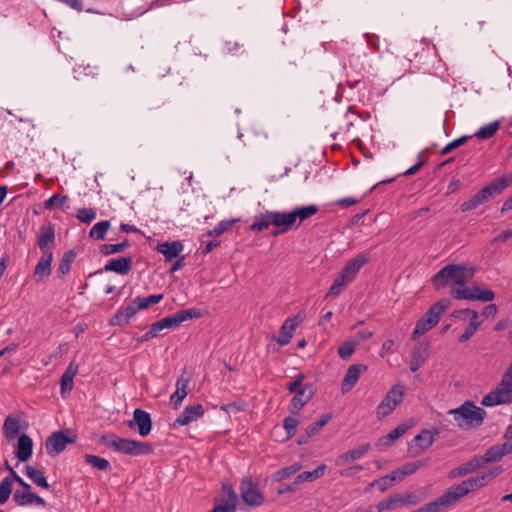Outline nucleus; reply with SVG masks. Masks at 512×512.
<instances>
[{
    "label": "nucleus",
    "mask_w": 512,
    "mask_h": 512,
    "mask_svg": "<svg viewBox=\"0 0 512 512\" xmlns=\"http://www.w3.org/2000/svg\"><path fill=\"white\" fill-rule=\"evenodd\" d=\"M271 225L274 226V230L271 234L276 237L287 233L295 227L294 217H292L291 212L265 211L254 217L250 229L253 232H262L267 230Z\"/></svg>",
    "instance_id": "obj_1"
},
{
    "label": "nucleus",
    "mask_w": 512,
    "mask_h": 512,
    "mask_svg": "<svg viewBox=\"0 0 512 512\" xmlns=\"http://www.w3.org/2000/svg\"><path fill=\"white\" fill-rule=\"evenodd\" d=\"M98 441L104 446L112 448L115 452L124 455L138 456L153 453V447L150 443L121 438L113 433L100 435Z\"/></svg>",
    "instance_id": "obj_2"
},
{
    "label": "nucleus",
    "mask_w": 512,
    "mask_h": 512,
    "mask_svg": "<svg viewBox=\"0 0 512 512\" xmlns=\"http://www.w3.org/2000/svg\"><path fill=\"white\" fill-rule=\"evenodd\" d=\"M475 271L474 267L448 264L433 276L432 282L438 290L446 287L450 282L457 286H464L473 278Z\"/></svg>",
    "instance_id": "obj_3"
},
{
    "label": "nucleus",
    "mask_w": 512,
    "mask_h": 512,
    "mask_svg": "<svg viewBox=\"0 0 512 512\" xmlns=\"http://www.w3.org/2000/svg\"><path fill=\"white\" fill-rule=\"evenodd\" d=\"M511 182L512 180L506 176L494 179L491 183L484 186L467 201H464L460 206L461 211L468 212L487 203L491 198L500 195L510 185Z\"/></svg>",
    "instance_id": "obj_4"
},
{
    "label": "nucleus",
    "mask_w": 512,
    "mask_h": 512,
    "mask_svg": "<svg viewBox=\"0 0 512 512\" xmlns=\"http://www.w3.org/2000/svg\"><path fill=\"white\" fill-rule=\"evenodd\" d=\"M448 414L453 415L460 428H476L482 425L487 413L472 401H465L461 406L450 409Z\"/></svg>",
    "instance_id": "obj_5"
},
{
    "label": "nucleus",
    "mask_w": 512,
    "mask_h": 512,
    "mask_svg": "<svg viewBox=\"0 0 512 512\" xmlns=\"http://www.w3.org/2000/svg\"><path fill=\"white\" fill-rule=\"evenodd\" d=\"M448 308V301H438L434 303L428 311L417 321L415 329L412 334V339L416 340L434 326H436L440 320L441 315Z\"/></svg>",
    "instance_id": "obj_6"
},
{
    "label": "nucleus",
    "mask_w": 512,
    "mask_h": 512,
    "mask_svg": "<svg viewBox=\"0 0 512 512\" xmlns=\"http://www.w3.org/2000/svg\"><path fill=\"white\" fill-rule=\"evenodd\" d=\"M405 387L396 383L384 396L377 406L376 414L379 419L387 417L404 399Z\"/></svg>",
    "instance_id": "obj_7"
},
{
    "label": "nucleus",
    "mask_w": 512,
    "mask_h": 512,
    "mask_svg": "<svg viewBox=\"0 0 512 512\" xmlns=\"http://www.w3.org/2000/svg\"><path fill=\"white\" fill-rule=\"evenodd\" d=\"M450 295L453 299L457 300H479L482 302H490L495 297L493 291L477 285H472L470 287H453L450 291Z\"/></svg>",
    "instance_id": "obj_8"
},
{
    "label": "nucleus",
    "mask_w": 512,
    "mask_h": 512,
    "mask_svg": "<svg viewBox=\"0 0 512 512\" xmlns=\"http://www.w3.org/2000/svg\"><path fill=\"white\" fill-rule=\"evenodd\" d=\"M327 468H328L327 465L321 464V465H319L317 468H315L312 471H304V472H302V473L297 475V477L295 478L293 483L285 484V485L281 486L277 490V493L278 494H285V493H288V492H294V491H296L298 489V485L300 483H302V482H312V481H315V480L321 478L324 475V473L326 472Z\"/></svg>",
    "instance_id": "obj_9"
},
{
    "label": "nucleus",
    "mask_w": 512,
    "mask_h": 512,
    "mask_svg": "<svg viewBox=\"0 0 512 512\" xmlns=\"http://www.w3.org/2000/svg\"><path fill=\"white\" fill-rule=\"evenodd\" d=\"M241 498L245 504L253 507L262 505L264 502V496L258 490L257 484H255L250 478H244L240 485Z\"/></svg>",
    "instance_id": "obj_10"
},
{
    "label": "nucleus",
    "mask_w": 512,
    "mask_h": 512,
    "mask_svg": "<svg viewBox=\"0 0 512 512\" xmlns=\"http://www.w3.org/2000/svg\"><path fill=\"white\" fill-rule=\"evenodd\" d=\"M76 441V436H67L62 431L53 432L45 442V448L50 456H56L65 450L67 444Z\"/></svg>",
    "instance_id": "obj_11"
},
{
    "label": "nucleus",
    "mask_w": 512,
    "mask_h": 512,
    "mask_svg": "<svg viewBox=\"0 0 512 512\" xmlns=\"http://www.w3.org/2000/svg\"><path fill=\"white\" fill-rule=\"evenodd\" d=\"M238 496L230 484H223L222 496L210 512H235Z\"/></svg>",
    "instance_id": "obj_12"
},
{
    "label": "nucleus",
    "mask_w": 512,
    "mask_h": 512,
    "mask_svg": "<svg viewBox=\"0 0 512 512\" xmlns=\"http://www.w3.org/2000/svg\"><path fill=\"white\" fill-rule=\"evenodd\" d=\"M126 424L129 428L137 427L138 433L142 437L147 436L152 429V420L150 414L140 408L134 410L133 419L128 420Z\"/></svg>",
    "instance_id": "obj_13"
},
{
    "label": "nucleus",
    "mask_w": 512,
    "mask_h": 512,
    "mask_svg": "<svg viewBox=\"0 0 512 512\" xmlns=\"http://www.w3.org/2000/svg\"><path fill=\"white\" fill-rule=\"evenodd\" d=\"M191 378V374L185 370L177 378L176 390L170 396V402L174 409H178L182 405L183 400L188 395V385L191 381Z\"/></svg>",
    "instance_id": "obj_14"
},
{
    "label": "nucleus",
    "mask_w": 512,
    "mask_h": 512,
    "mask_svg": "<svg viewBox=\"0 0 512 512\" xmlns=\"http://www.w3.org/2000/svg\"><path fill=\"white\" fill-rule=\"evenodd\" d=\"M461 314H466L470 321L463 334L459 337V342H466L476 333L482 322L478 320V312L472 309L456 310L451 313V316L460 317Z\"/></svg>",
    "instance_id": "obj_15"
},
{
    "label": "nucleus",
    "mask_w": 512,
    "mask_h": 512,
    "mask_svg": "<svg viewBox=\"0 0 512 512\" xmlns=\"http://www.w3.org/2000/svg\"><path fill=\"white\" fill-rule=\"evenodd\" d=\"M200 316H201L200 311L195 308H192V309L183 310V311L177 312L171 316L162 318L161 322L164 326V329H170V328L178 327L181 323H183L187 320L199 318Z\"/></svg>",
    "instance_id": "obj_16"
},
{
    "label": "nucleus",
    "mask_w": 512,
    "mask_h": 512,
    "mask_svg": "<svg viewBox=\"0 0 512 512\" xmlns=\"http://www.w3.org/2000/svg\"><path fill=\"white\" fill-rule=\"evenodd\" d=\"M204 415V408L202 404L197 403L188 405L174 421V426H185L191 422L201 418Z\"/></svg>",
    "instance_id": "obj_17"
},
{
    "label": "nucleus",
    "mask_w": 512,
    "mask_h": 512,
    "mask_svg": "<svg viewBox=\"0 0 512 512\" xmlns=\"http://www.w3.org/2000/svg\"><path fill=\"white\" fill-rule=\"evenodd\" d=\"M369 259L370 255L368 253L358 254L346 263L341 273L348 281L352 282L360 269L369 261Z\"/></svg>",
    "instance_id": "obj_18"
},
{
    "label": "nucleus",
    "mask_w": 512,
    "mask_h": 512,
    "mask_svg": "<svg viewBox=\"0 0 512 512\" xmlns=\"http://www.w3.org/2000/svg\"><path fill=\"white\" fill-rule=\"evenodd\" d=\"M468 494V489L464 488L462 484L450 487L444 494H442L437 500L441 508H447L455 504L462 497Z\"/></svg>",
    "instance_id": "obj_19"
},
{
    "label": "nucleus",
    "mask_w": 512,
    "mask_h": 512,
    "mask_svg": "<svg viewBox=\"0 0 512 512\" xmlns=\"http://www.w3.org/2000/svg\"><path fill=\"white\" fill-rule=\"evenodd\" d=\"M314 393L315 390L312 384H305L303 387H300L291 400V412L294 413L301 410L312 399Z\"/></svg>",
    "instance_id": "obj_20"
},
{
    "label": "nucleus",
    "mask_w": 512,
    "mask_h": 512,
    "mask_svg": "<svg viewBox=\"0 0 512 512\" xmlns=\"http://www.w3.org/2000/svg\"><path fill=\"white\" fill-rule=\"evenodd\" d=\"M512 453V443H503L490 447L485 454L480 457L484 464L500 461L505 455Z\"/></svg>",
    "instance_id": "obj_21"
},
{
    "label": "nucleus",
    "mask_w": 512,
    "mask_h": 512,
    "mask_svg": "<svg viewBox=\"0 0 512 512\" xmlns=\"http://www.w3.org/2000/svg\"><path fill=\"white\" fill-rule=\"evenodd\" d=\"M302 322V318L298 315L293 318H288L282 325L280 334L276 339L277 343L281 346L287 345L296 329V327Z\"/></svg>",
    "instance_id": "obj_22"
},
{
    "label": "nucleus",
    "mask_w": 512,
    "mask_h": 512,
    "mask_svg": "<svg viewBox=\"0 0 512 512\" xmlns=\"http://www.w3.org/2000/svg\"><path fill=\"white\" fill-rule=\"evenodd\" d=\"M13 501L18 506L40 505L45 506V500L31 491L15 490L13 493Z\"/></svg>",
    "instance_id": "obj_23"
},
{
    "label": "nucleus",
    "mask_w": 512,
    "mask_h": 512,
    "mask_svg": "<svg viewBox=\"0 0 512 512\" xmlns=\"http://www.w3.org/2000/svg\"><path fill=\"white\" fill-rule=\"evenodd\" d=\"M370 449V444L361 445L355 449H351L341 455H339L336 460V466H346L351 462H354L360 459L363 455H365Z\"/></svg>",
    "instance_id": "obj_24"
},
{
    "label": "nucleus",
    "mask_w": 512,
    "mask_h": 512,
    "mask_svg": "<svg viewBox=\"0 0 512 512\" xmlns=\"http://www.w3.org/2000/svg\"><path fill=\"white\" fill-rule=\"evenodd\" d=\"M133 261L131 257L113 258L104 266L105 271H113L120 275H127L132 269Z\"/></svg>",
    "instance_id": "obj_25"
},
{
    "label": "nucleus",
    "mask_w": 512,
    "mask_h": 512,
    "mask_svg": "<svg viewBox=\"0 0 512 512\" xmlns=\"http://www.w3.org/2000/svg\"><path fill=\"white\" fill-rule=\"evenodd\" d=\"M483 467V461L480 460V457L474 456L468 462L463 463L462 465L452 469L448 475L449 478L454 479L458 477L465 476L471 472H474L477 469Z\"/></svg>",
    "instance_id": "obj_26"
},
{
    "label": "nucleus",
    "mask_w": 512,
    "mask_h": 512,
    "mask_svg": "<svg viewBox=\"0 0 512 512\" xmlns=\"http://www.w3.org/2000/svg\"><path fill=\"white\" fill-rule=\"evenodd\" d=\"M32 452H33V441L31 439V437L28 436L27 434H22L18 438L16 451H15L16 457L21 462H26L31 458Z\"/></svg>",
    "instance_id": "obj_27"
},
{
    "label": "nucleus",
    "mask_w": 512,
    "mask_h": 512,
    "mask_svg": "<svg viewBox=\"0 0 512 512\" xmlns=\"http://www.w3.org/2000/svg\"><path fill=\"white\" fill-rule=\"evenodd\" d=\"M367 367L363 364L351 365L342 381V392H348L358 381L362 371H365Z\"/></svg>",
    "instance_id": "obj_28"
},
{
    "label": "nucleus",
    "mask_w": 512,
    "mask_h": 512,
    "mask_svg": "<svg viewBox=\"0 0 512 512\" xmlns=\"http://www.w3.org/2000/svg\"><path fill=\"white\" fill-rule=\"evenodd\" d=\"M429 355V345L428 343H419L413 350L411 361H410V370L412 372H416L426 361Z\"/></svg>",
    "instance_id": "obj_29"
},
{
    "label": "nucleus",
    "mask_w": 512,
    "mask_h": 512,
    "mask_svg": "<svg viewBox=\"0 0 512 512\" xmlns=\"http://www.w3.org/2000/svg\"><path fill=\"white\" fill-rule=\"evenodd\" d=\"M138 303L134 299L124 309L118 311L116 315L111 319L112 325H123L127 324L129 320L139 311Z\"/></svg>",
    "instance_id": "obj_30"
},
{
    "label": "nucleus",
    "mask_w": 512,
    "mask_h": 512,
    "mask_svg": "<svg viewBox=\"0 0 512 512\" xmlns=\"http://www.w3.org/2000/svg\"><path fill=\"white\" fill-rule=\"evenodd\" d=\"M53 261V253L51 251H44L42 257L39 259L34 275L38 281L43 280L51 274V264Z\"/></svg>",
    "instance_id": "obj_31"
},
{
    "label": "nucleus",
    "mask_w": 512,
    "mask_h": 512,
    "mask_svg": "<svg viewBox=\"0 0 512 512\" xmlns=\"http://www.w3.org/2000/svg\"><path fill=\"white\" fill-rule=\"evenodd\" d=\"M408 427L405 424L398 425L395 429L390 431L387 435L381 437L376 442L375 446L379 450H383L385 448H388L393 445L395 440H397L399 437L405 434Z\"/></svg>",
    "instance_id": "obj_32"
},
{
    "label": "nucleus",
    "mask_w": 512,
    "mask_h": 512,
    "mask_svg": "<svg viewBox=\"0 0 512 512\" xmlns=\"http://www.w3.org/2000/svg\"><path fill=\"white\" fill-rule=\"evenodd\" d=\"M318 211H319V207L317 205L310 204L307 206L295 207L290 212H291L292 217H294L295 227H298L303 221L314 216Z\"/></svg>",
    "instance_id": "obj_33"
},
{
    "label": "nucleus",
    "mask_w": 512,
    "mask_h": 512,
    "mask_svg": "<svg viewBox=\"0 0 512 512\" xmlns=\"http://www.w3.org/2000/svg\"><path fill=\"white\" fill-rule=\"evenodd\" d=\"M156 250L164 255L166 261H171L183 250V244L180 241L164 242L158 244Z\"/></svg>",
    "instance_id": "obj_34"
},
{
    "label": "nucleus",
    "mask_w": 512,
    "mask_h": 512,
    "mask_svg": "<svg viewBox=\"0 0 512 512\" xmlns=\"http://www.w3.org/2000/svg\"><path fill=\"white\" fill-rule=\"evenodd\" d=\"M55 242V231L51 224L41 226L37 236V244L44 252L46 248L53 245Z\"/></svg>",
    "instance_id": "obj_35"
},
{
    "label": "nucleus",
    "mask_w": 512,
    "mask_h": 512,
    "mask_svg": "<svg viewBox=\"0 0 512 512\" xmlns=\"http://www.w3.org/2000/svg\"><path fill=\"white\" fill-rule=\"evenodd\" d=\"M426 463V460L405 463L400 468L393 470V478H396L397 481H402L406 476L415 473L419 468L425 466Z\"/></svg>",
    "instance_id": "obj_36"
},
{
    "label": "nucleus",
    "mask_w": 512,
    "mask_h": 512,
    "mask_svg": "<svg viewBox=\"0 0 512 512\" xmlns=\"http://www.w3.org/2000/svg\"><path fill=\"white\" fill-rule=\"evenodd\" d=\"M78 372V365L71 362L61 377V393L70 392L73 388V379Z\"/></svg>",
    "instance_id": "obj_37"
},
{
    "label": "nucleus",
    "mask_w": 512,
    "mask_h": 512,
    "mask_svg": "<svg viewBox=\"0 0 512 512\" xmlns=\"http://www.w3.org/2000/svg\"><path fill=\"white\" fill-rule=\"evenodd\" d=\"M2 430L7 439H14L20 431L19 419L13 416H8L4 421Z\"/></svg>",
    "instance_id": "obj_38"
},
{
    "label": "nucleus",
    "mask_w": 512,
    "mask_h": 512,
    "mask_svg": "<svg viewBox=\"0 0 512 512\" xmlns=\"http://www.w3.org/2000/svg\"><path fill=\"white\" fill-rule=\"evenodd\" d=\"M26 475L39 487L44 489H49L50 485L47 482V479L44 473L41 470H38L30 465L25 468Z\"/></svg>",
    "instance_id": "obj_39"
},
{
    "label": "nucleus",
    "mask_w": 512,
    "mask_h": 512,
    "mask_svg": "<svg viewBox=\"0 0 512 512\" xmlns=\"http://www.w3.org/2000/svg\"><path fill=\"white\" fill-rule=\"evenodd\" d=\"M111 224L108 220L96 223L89 232V237L94 240H104Z\"/></svg>",
    "instance_id": "obj_40"
},
{
    "label": "nucleus",
    "mask_w": 512,
    "mask_h": 512,
    "mask_svg": "<svg viewBox=\"0 0 512 512\" xmlns=\"http://www.w3.org/2000/svg\"><path fill=\"white\" fill-rule=\"evenodd\" d=\"M85 462L89 465H91L93 468L100 470V471H110L111 470V464L108 460L93 455V454H86L85 455Z\"/></svg>",
    "instance_id": "obj_41"
},
{
    "label": "nucleus",
    "mask_w": 512,
    "mask_h": 512,
    "mask_svg": "<svg viewBox=\"0 0 512 512\" xmlns=\"http://www.w3.org/2000/svg\"><path fill=\"white\" fill-rule=\"evenodd\" d=\"M488 482L489 481H488L485 473H481L475 477H470V478L462 481L461 484H462V486H464V488H467L468 493H470L474 489L481 488V487L485 486Z\"/></svg>",
    "instance_id": "obj_42"
},
{
    "label": "nucleus",
    "mask_w": 512,
    "mask_h": 512,
    "mask_svg": "<svg viewBox=\"0 0 512 512\" xmlns=\"http://www.w3.org/2000/svg\"><path fill=\"white\" fill-rule=\"evenodd\" d=\"M75 256L76 255L72 250L66 251L63 254L61 261L59 263L58 269H57V273H58L59 277L65 276L66 274L69 273V271L71 269V264L74 261Z\"/></svg>",
    "instance_id": "obj_43"
},
{
    "label": "nucleus",
    "mask_w": 512,
    "mask_h": 512,
    "mask_svg": "<svg viewBox=\"0 0 512 512\" xmlns=\"http://www.w3.org/2000/svg\"><path fill=\"white\" fill-rule=\"evenodd\" d=\"M434 442V435L429 430H422L418 435L414 438V443L421 449H428Z\"/></svg>",
    "instance_id": "obj_44"
},
{
    "label": "nucleus",
    "mask_w": 512,
    "mask_h": 512,
    "mask_svg": "<svg viewBox=\"0 0 512 512\" xmlns=\"http://www.w3.org/2000/svg\"><path fill=\"white\" fill-rule=\"evenodd\" d=\"M128 247H130V242L128 241V239H124V241L117 243V244L101 245L100 252L103 255H111V254L121 253Z\"/></svg>",
    "instance_id": "obj_45"
},
{
    "label": "nucleus",
    "mask_w": 512,
    "mask_h": 512,
    "mask_svg": "<svg viewBox=\"0 0 512 512\" xmlns=\"http://www.w3.org/2000/svg\"><path fill=\"white\" fill-rule=\"evenodd\" d=\"M500 121H493L483 127H481L475 134L479 139H489L491 138L499 129Z\"/></svg>",
    "instance_id": "obj_46"
},
{
    "label": "nucleus",
    "mask_w": 512,
    "mask_h": 512,
    "mask_svg": "<svg viewBox=\"0 0 512 512\" xmlns=\"http://www.w3.org/2000/svg\"><path fill=\"white\" fill-rule=\"evenodd\" d=\"M301 468H302V465L300 463H295L293 465L284 467V468L276 471L273 474V478L275 481H282V480L294 475L298 471H300Z\"/></svg>",
    "instance_id": "obj_47"
},
{
    "label": "nucleus",
    "mask_w": 512,
    "mask_h": 512,
    "mask_svg": "<svg viewBox=\"0 0 512 512\" xmlns=\"http://www.w3.org/2000/svg\"><path fill=\"white\" fill-rule=\"evenodd\" d=\"M349 283L350 281H348L346 277L340 272L337 278L334 280L333 284L331 285L326 296H338L342 292L343 288Z\"/></svg>",
    "instance_id": "obj_48"
},
{
    "label": "nucleus",
    "mask_w": 512,
    "mask_h": 512,
    "mask_svg": "<svg viewBox=\"0 0 512 512\" xmlns=\"http://www.w3.org/2000/svg\"><path fill=\"white\" fill-rule=\"evenodd\" d=\"M12 479L5 477L0 482V504H4L9 499L12 493Z\"/></svg>",
    "instance_id": "obj_49"
},
{
    "label": "nucleus",
    "mask_w": 512,
    "mask_h": 512,
    "mask_svg": "<svg viewBox=\"0 0 512 512\" xmlns=\"http://www.w3.org/2000/svg\"><path fill=\"white\" fill-rule=\"evenodd\" d=\"M393 481H397V479L393 478V471H392L390 474L380 477V478L374 480L373 482H371L369 484V487H378L381 492H384L391 486Z\"/></svg>",
    "instance_id": "obj_50"
},
{
    "label": "nucleus",
    "mask_w": 512,
    "mask_h": 512,
    "mask_svg": "<svg viewBox=\"0 0 512 512\" xmlns=\"http://www.w3.org/2000/svg\"><path fill=\"white\" fill-rule=\"evenodd\" d=\"M237 221L238 219L223 220L220 223H218V225L214 229L209 230L207 232V235L210 237L219 236L225 231L229 230Z\"/></svg>",
    "instance_id": "obj_51"
},
{
    "label": "nucleus",
    "mask_w": 512,
    "mask_h": 512,
    "mask_svg": "<svg viewBox=\"0 0 512 512\" xmlns=\"http://www.w3.org/2000/svg\"><path fill=\"white\" fill-rule=\"evenodd\" d=\"M163 299L162 294L150 295L148 297H137L138 308L141 310L148 308L150 305L159 303Z\"/></svg>",
    "instance_id": "obj_52"
},
{
    "label": "nucleus",
    "mask_w": 512,
    "mask_h": 512,
    "mask_svg": "<svg viewBox=\"0 0 512 512\" xmlns=\"http://www.w3.org/2000/svg\"><path fill=\"white\" fill-rule=\"evenodd\" d=\"M357 342L346 341L338 348V354L342 359H348L355 351Z\"/></svg>",
    "instance_id": "obj_53"
},
{
    "label": "nucleus",
    "mask_w": 512,
    "mask_h": 512,
    "mask_svg": "<svg viewBox=\"0 0 512 512\" xmlns=\"http://www.w3.org/2000/svg\"><path fill=\"white\" fill-rule=\"evenodd\" d=\"M299 421L292 416H288L283 421V427L287 432L288 439L292 438L296 434L297 426Z\"/></svg>",
    "instance_id": "obj_54"
},
{
    "label": "nucleus",
    "mask_w": 512,
    "mask_h": 512,
    "mask_svg": "<svg viewBox=\"0 0 512 512\" xmlns=\"http://www.w3.org/2000/svg\"><path fill=\"white\" fill-rule=\"evenodd\" d=\"M76 217L83 223H90L96 218V211L93 208H81L77 211Z\"/></svg>",
    "instance_id": "obj_55"
},
{
    "label": "nucleus",
    "mask_w": 512,
    "mask_h": 512,
    "mask_svg": "<svg viewBox=\"0 0 512 512\" xmlns=\"http://www.w3.org/2000/svg\"><path fill=\"white\" fill-rule=\"evenodd\" d=\"M67 199V196L55 194L44 202V208L47 210H52L55 206L62 207Z\"/></svg>",
    "instance_id": "obj_56"
},
{
    "label": "nucleus",
    "mask_w": 512,
    "mask_h": 512,
    "mask_svg": "<svg viewBox=\"0 0 512 512\" xmlns=\"http://www.w3.org/2000/svg\"><path fill=\"white\" fill-rule=\"evenodd\" d=\"M471 138V136H462L458 139H455L453 140L452 142L448 143L441 151V154L442 155H446L448 153H450L451 151H453L454 149L460 147L461 145H463L464 143L467 142V140Z\"/></svg>",
    "instance_id": "obj_57"
},
{
    "label": "nucleus",
    "mask_w": 512,
    "mask_h": 512,
    "mask_svg": "<svg viewBox=\"0 0 512 512\" xmlns=\"http://www.w3.org/2000/svg\"><path fill=\"white\" fill-rule=\"evenodd\" d=\"M246 407V404L239 400V401H234V402H231V403H227V404H223L220 408L222 411L226 412V413H236V412H239V411H243Z\"/></svg>",
    "instance_id": "obj_58"
},
{
    "label": "nucleus",
    "mask_w": 512,
    "mask_h": 512,
    "mask_svg": "<svg viewBox=\"0 0 512 512\" xmlns=\"http://www.w3.org/2000/svg\"><path fill=\"white\" fill-rule=\"evenodd\" d=\"M305 376L304 374L300 373L296 376L295 380L290 382L288 385H287V389L289 390V392L291 393H296L300 387H303V380H304Z\"/></svg>",
    "instance_id": "obj_59"
},
{
    "label": "nucleus",
    "mask_w": 512,
    "mask_h": 512,
    "mask_svg": "<svg viewBox=\"0 0 512 512\" xmlns=\"http://www.w3.org/2000/svg\"><path fill=\"white\" fill-rule=\"evenodd\" d=\"M386 500H387L390 510L404 506V502L402 500V495H400V494L391 495Z\"/></svg>",
    "instance_id": "obj_60"
},
{
    "label": "nucleus",
    "mask_w": 512,
    "mask_h": 512,
    "mask_svg": "<svg viewBox=\"0 0 512 512\" xmlns=\"http://www.w3.org/2000/svg\"><path fill=\"white\" fill-rule=\"evenodd\" d=\"M441 510V506L436 499L435 501L429 502L419 509H417L415 512H439Z\"/></svg>",
    "instance_id": "obj_61"
},
{
    "label": "nucleus",
    "mask_w": 512,
    "mask_h": 512,
    "mask_svg": "<svg viewBox=\"0 0 512 512\" xmlns=\"http://www.w3.org/2000/svg\"><path fill=\"white\" fill-rule=\"evenodd\" d=\"M362 469H363V467L361 465H355L353 467L341 470L340 475L342 477H351V476H354L359 471H361Z\"/></svg>",
    "instance_id": "obj_62"
},
{
    "label": "nucleus",
    "mask_w": 512,
    "mask_h": 512,
    "mask_svg": "<svg viewBox=\"0 0 512 512\" xmlns=\"http://www.w3.org/2000/svg\"><path fill=\"white\" fill-rule=\"evenodd\" d=\"M321 429L322 428L320 427L317 421L313 422L306 428V435L308 436V438H311L314 435L318 434Z\"/></svg>",
    "instance_id": "obj_63"
},
{
    "label": "nucleus",
    "mask_w": 512,
    "mask_h": 512,
    "mask_svg": "<svg viewBox=\"0 0 512 512\" xmlns=\"http://www.w3.org/2000/svg\"><path fill=\"white\" fill-rule=\"evenodd\" d=\"M497 313V307L495 304H489L483 309V316L488 317H494Z\"/></svg>",
    "instance_id": "obj_64"
}]
</instances>
